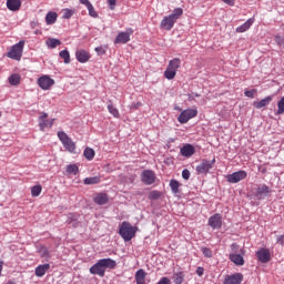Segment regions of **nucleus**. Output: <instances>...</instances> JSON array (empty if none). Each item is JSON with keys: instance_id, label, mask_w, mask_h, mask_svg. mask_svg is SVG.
<instances>
[{"instance_id": "obj_15", "label": "nucleus", "mask_w": 284, "mask_h": 284, "mask_svg": "<svg viewBox=\"0 0 284 284\" xmlns=\"http://www.w3.org/2000/svg\"><path fill=\"white\" fill-rule=\"evenodd\" d=\"M243 273H235L232 275H226L223 284H242Z\"/></svg>"}, {"instance_id": "obj_22", "label": "nucleus", "mask_w": 284, "mask_h": 284, "mask_svg": "<svg viewBox=\"0 0 284 284\" xmlns=\"http://www.w3.org/2000/svg\"><path fill=\"white\" fill-rule=\"evenodd\" d=\"M7 8L11 12H17L21 9V0H7Z\"/></svg>"}, {"instance_id": "obj_37", "label": "nucleus", "mask_w": 284, "mask_h": 284, "mask_svg": "<svg viewBox=\"0 0 284 284\" xmlns=\"http://www.w3.org/2000/svg\"><path fill=\"white\" fill-rule=\"evenodd\" d=\"M95 152L92 148H85L83 152V156L87 159V161H92L94 159Z\"/></svg>"}, {"instance_id": "obj_32", "label": "nucleus", "mask_w": 284, "mask_h": 284, "mask_svg": "<svg viewBox=\"0 0 284 284\" xmlns=\"http://www.w3.org/2000/svg\"><path fill=\"white\" fill-rule=\"evenodd\" d=\"M98 183H101V176L99 175L84 179V185H98Z\"/></svg>"}, {"instance_id": "obj_57", "label": "nucleus", "mask_w": 284, "mask_h": 284, "mask_svg": "<svg viewBox=\"0 0 284 284\" xmlns=\"http://www.w3.org/2000/svg\"><path fill=\"white\" fill-rule=\"evenodd\" d=\"M244 252H245V250L242 248V250H241V254H245Z\"/></svg>"}, {"instance_id": "obj_46", "label": "nucleus", "mask_w": 284, "mask_h": 284, "mask_svg": "<svg viewBox=\"0 0 284 284\" xmlns=\"http://www.w3.org/2000/svg\"><path fill=\"white\" fill-rule=\"evenodd\" d=\"M201 252L205 256V258H212V248L203 246L201 247Z\"/></svg>"}, {"instance_id": "obj_33", "label": "nucleus", "mask_w": 284, "mask_h": 284, "mask_svg": "<svg viewBox=\"0 0 284 284\" xmlns=\"http://www.w3.org/2000/svg\"><path fill=\"white\" fill-rule=\"evenodd\" d=\"M183 281H185V274L183 272H178L173 274L174 284H183Z\"/></svg>"}, {"instance_id": "obj_41", "label": "nucleus", "mask_w": 284, "mask_h": 284, "mask_svg": "<svg viewBox=\"0 0 284 284\" xmlns=\"http://www.w3.org/2000/svg\"><path fill=\"white\" fill-rule=\"evenodd\" d=\"M164 77L169 81H172V79H174V77H176V71H174L173 69L166 68V70L164 71Z\"/></svg>"}, {"instance_id": "obj_50", "label": "nucleus", "mask_w": 284, "mask_h": 284, "mask_svg": "<svg viewBox=\"0 0 284 284\" xmlns=\"http://www.w3.org/2000/svg\"><path fill=\"white\" fill-rule=\"evenodd\" d=\"M95 52L99 57H103V54H105V49H103V47H97Z\"/></svg>"}, {"instance_id": "obj_49", "label": "nucleus", "mask_w": 284, "mask_h": 284, "mask_svg": "<svg viewBox=\"0 0 284 284\" xmlns=\"http://www.w3.org/2000/svg\"><path fill=\"white\" fill-rule=\"evenodd\" d=\"M182 179H184V181H190V170L184 169L182 171Z\"/></svg>"}, {"instance_id": "obj_12", "label": "nucleus", "mask_w": 284, "mask_h": 284, "mask_svg": "<svg viewBox=\"0 0 284 284\" xmlns=\"http://www.w3.org/2000/svg\"><path fill=\"white\" fill-rule=\"evenodd\" d=\"M270 192H272L270 186L263 184L255 190L253 196L256 199V201H263L270 194Z\"/></svg>"}, {"instance_id": "obj_11", "label": "nucleus", "mask_w": 284, "mask_h": 284, "mask_svg": "<svg viewBox=\"0 0 284 284\" xmlns=\"http://www.w3.org/2000/svg\"><path fill=\"white\" fill-rule=\"evenodd\" d=\"M39 128L41 132H44L45 128H52L54 125V119L48 120V113L43 112L39 118Z\"/></svg>"}, {"instance_id": "obj_24", "label": "nucleus", "mask_w": 284, "mask_h": 284, "mask_svg": "<svg viewBox=\"0 0 284 284\" xmlns=\"http://www.w3.org/2000/svg\"><path fill=\"white\" fill-rule=\"evenodd\" d=\"M50 270V264H41L36 267V276L41 278L42 276H45V273Z\"/></svg>"}, {"instance_id": "obj_23", "label": "nucleus", "mask_w": 284, "mask_h": 284, "mask_svg": "<svg viewBox=\"0 0 284 284\" xmlns=\"http://www.w3.org/2000/svg\"><path fill=\"white\" fill-rule=\"evenodd\" d=\"M94 203L97 205H106L108 201L110 199L108 197V194L105 193H98L97 196L93 199Z\"/></svg>"}, {"instance_id": "obj_51", "label": "nucleus", "mask_w": 284, "mask_h": 284, "mask_svg": "<svg viewBox=\"0 0 284 284\" xmlns=\"http://www.w3.org/2000/svg\"><path fill=\"white\" fill-rule=\"evenodd\" d=\"M195 273L197 274V276H203V274H205V268H203L202 266H197Z\"/></svg>"}, {"instance_id": "obj_48", "label": "nucleus", "mask_w": 284, "mask_h": 284, "mask_svg": "<svg viewBox=\"0 0 284 284\" xmlns=\"http://www.w3.org/2000/svg\"><path fill=\"white\" fill-rule=\"evenodd\" d=\"M275 43H277V45H281L282 48H284V38L281 36H275Z\"/></svg>"}, {"instance_id": "obj_7", "label": "nucleus", "mask_w": 284, "mask_h": 284, "mask_svg": "<svg viewBox=\"0 0 284 284\" xmlns=\"http://www.w3.org/2000/svg\"><path fill=\"white\" fill-rule=\"evenodd\" d=\"M246 176H247V171L240 170L237 172L226 175V181L227 183H241V181H245Z\"/></svg>"}, {"instance_id": "obj_2", "label": "nucleus", "mask_w": 284, "mask_h": 284, "mask_svg": "<svg viewBox=\"0 0 284 284\" xmlns=\"http://www.w3.org/2000/svg\"><path fill=\"white\" fill-rule=\"evenodd\" d=\"M181 17H183V8H175L171 14L162 19L160 28L166 31L172 30V28H174V23H176Z\"/></svg>"}, {"instance_id": "obj_45", "label": "nucleus", "mask_w": 284, "mask_h": 284, "mask_svg": "<svg viewBox=\"0 0 284 284\" xmlns=\"http://www.w3.org/2000/svg\"><path fill=\"white\" fill-rule=\"evenodd\" d=\"M58 138L60 139L62 145L70 139V136H68V133H65L64 131H59Z\"/></svg>"}, {"instance_id": "obj_58", "label": "nucleus", "mask_w": 284, "mask_h": 284, "mask_svg": "<svg viewBox=\"0 0 284 284\" xmlns=\"http://www.w3.org/2000/svg\"><path fill=\"white\" fill-rule=\"evenodd\" d=\"M136 284H145V282H136Z\"/></svg>"}, {"instance_id": "obj_9", "label": "nucleus", "mask_w": 284, "mask_h": 284, "mask_svg": "<svg viewBox=\"0 0 284 284\" xmlns=\"http://www.w3.org/2000/svg\"><path fill=\"white\" fill-rule=\"evenodd\" d=\"M255 256L260 263H270L272 261V253H270V248L262 247L257 250Z\"/></svg>"}, {"instance_id": "obj_42", "label": "nucleus", "mask_w": 284, "mask_h": 284, "mask_svg": "<svg viewBox=\"0 0 284 284\" xmlns=\"http://www.w3.org/2000/svg\"><path fill=\"white\" fill-rule=\"evenodd\" d=\"M43 187L41 185H34L31 187V196H40Z\"/></svg>"}, {"instance_id": "obj_53", "label": "nucleus", "mask_w": 284, "mask_h": 284, "mask_svg": "<svg viewBox=\"0 0 284 284\" xmlns=\"http://www.w3.org/2000/svg\"><path fill=\"white\" fill-rule=\"evenodd\" d=\"M110 10H114L116 8V0H108Z\"/></svg>"}, {"instance_id": "obj_20", "label": "nucleus", "mask_w": 284, "mask_h": 284, "mask_svg": "<svg viewBox=\"0 0 284 284\" xmlns=\"http://www.w3.org/2000/svg\"><path fill=\"white\" fill-rule=\"evenodd\" d=\"M81 215L78 213H69L67 216V223L68 225H71L72 227L77 229L80 225L79 219Z\"/></svg>"}, {"instance_id": "obj_39", "label": "nucleus", "mask_w": 284, "mask_h": 284, "mask_svg": "<svg viewBox=\"0 0 284 284\" xmlns=\"http://www.w3.org/2000/svg\"><path fill=\"white\" fill-rule=\"evenodd\" d=\"M67 173L77 176L79 174V166L77 164L67 165Z\"/></svg>"}, {"instance_id": "obj_47", "label": "nucleus", "mask_w": 284, "mask_h": 284, "mask_svg": "<svg viewBox=\"0 0 284 284\" xmlns=\"http://www.w3.org/2000/svg\"><path fill=\"white\" fill-rule=\"evenodd\" d=\"M254 94H256V89L246 90L244 92V97H247L248 99H254Z\"/></svg>"}, {"instance_id": "obj_28", "label": "nucleus", "mask_w": 284, "mask_h": 284, "mask_svg": "<svg viewBox=\"0 0 284 284\" xmlns=\"http://www.w3.org/2000/svg\"><path fill=\"white\" fill-rule=\"evenodd\" d=\"M253 23L254 19L250 18L246 22L236 28V32H247V29L252 28Z\"/></svg>"}, {"instance_id": "obj_44", "label": "nucleus", "mask_w": 284, "mask_h": 284, "mask_svg": "<svg viewBox=\"0 0 284 284\" xmlns=\"http://www.w3.org/2000/svg\"><path fill=\"white\" fill-rule=\"evenodd\" d=\"M277 115L284 114V95L281 98V100L277 102Z\"/></svg>"}, {"instance_id": "obj_52", "label": "nucleus", "mask_w": 284, "mask_h": 284, "mask_svg": "<svg viewBox=\"0 0 284 284\" xmlns=\"http://www.w3.org/2000/svg\"><path fill=\"white\" fill-rule=\"evenodd\" d=\"M276 243H278V245H282L284 247V235H277Z\"/></svg>"}, {"instance_id": "obj_55", "label": "nucleus", "mask_w": 284, "mask_h": 284, "mask_svg": "<svg viewBox=\"0 0 284 284\" xmlns=\"http://www.w3.org/2000/svg\"><path fill=\"white\" fill-rule=\"evenodd\" d=\"M236 0H223L224 3H226V6H234Z\"/></svg>"}, {"instance_id": "obj_27", "label": "nucleus", "mask_w": 284, "mask_h": 284, "mask_svg": "<svg viewBox=\"0 0 284 284\" xmlns=\"http://www.w3.org/2000/svg\"><path fill=\"white\" fill-rule=\"evenodd\" d=\"M166 68H169V70H174L176 72V70L181 68V59L174 58L170 60Z\"/></svg>"}, {"instance_id": "obj_10", "label": "nucleus", "mask_w": 284, "mask_h": 284, "mask_svg": "<svg viewBox=\"0 0 284 284\" xmlns=\"http://www.w3.org/2000/svg\"><path fill=\"white\" fill-rule=\"evenodd\" d=\"M133 33H134V30L132 28H129L125 31H121L115 37L114 43L115 44H119V43L125 44V43L130 42V36Z\"/></svg>"}, {"instance_id": "obj_36", "label": "nucleus", "mask_w": 284, "mask_h": 284, "mask_svg": "<svg viewBox=\"0 0 284 284\" xmlns=\"http://www.w3.org/2000/svg\"><path fill=\"white\" fill-rule=\"evenodd\" d=\"M47 45H48V48L54 49V48L61 45V40H59L57 38H50L47 40Z\"/></svg>"}, {"instance_id": "obj_5", "label": "nucleus", "mask_w": 284, "mask_h": 284, "mask_svg": "<svg viewBox=\"0 0 284 284\" xmlns=\"http://www.w3.org/2000/svg\"><path fill=\"white\" fill-rule=\"evenodd\" d=\"M214 163H216V159H203L201 163L195 168V172L197 174H207V172H210L212 168H214Z\"/></svg>"}, {"instance_id": "obj_3", "label": "nucleus", "mask_w": 284, "mask_h": 284, "mask_svg": "<svg viewBox=\"0 0 284 284\" xmlns=\"http://www.w3.org/2000/svg\"><path fill=\"white\" fill-rule=\"evenodd\" d=\"M119 234L123 241H132L136 236V227L132 226L129 222H122Z\"/></svg>"}, {"instance_id": "obj_26", "label": "nucleus", "mask_w": 284, "mask_h": 284, "mask_svg": "<svg viewBox=\"0 0 284 284\" xmlns=\"http://www.w3.org/2000/svg\"><path fill=\"white\" fill-rule=\"evenodd\" d=\"M38 254L40 255L41 258H44L45 261H50V251L48 247L41 245L38 247Z\"/></svg>"}, {"instance_id": "obj_38", "label": "nucleus", "mask_w": 284, "mask_h": 284, "mask_svg": "<svg viewBox=\"0 0 284 284\" xmlns=\"http://www.w3.org/2000/svg\"><path fill=\"white\" fill-rule=\"evenodd\" d=\"M59 57L60 59H63L65 64L70 63V51H68V49L60 51Z\"/></svg>"}, {"instance_id": "obj_34", "label": "nucleus", "mask_w": 284, "mask_h": 284, "mask_svg": "<svg viewBox=\"0 0 284 284\" xmlns=\"http://www.w3.org/2000/svg\"><path fill=\"white\" fill-rule=\"evenodd\" d=\"M8 80L10 85H19V83H21V75H19L18 73H13L9 77Z\"/></svg>"}, {"instance_id": "obj_17", "label": "nucleus", "mask_w": 284, "mask_h": 284, "mask_svg": "<svg viewBox=\"0 0 284 284\" xmlns=\"http://www.w3.org/2000/svg\"><path fill=\"white\" fill-rule=\"evenodd\" d=\"M79 3L85 6V8L89 10V16H91L92 19H99V13L94 9V6H92V2H90V0H79Z\"/></svg>"}, {"instance_id": "obj_30", "label": "nucleus", "mask_w": 284, "mask_h": 284, "mask_svg": "<svg viewBox=\"0 0 284 284\" xmlns=\"http://www.w3.org/2000/svg\"><path fill=\"white\" fill-rule=\"evenodd\" d=\"M169 185L173 194H179V187H181V182L179 180L172 179Z\"/></svg>"}, {"instance_id": "obj_29", "label": "nucleus", "mask_w": 284, "mask_h": 284, "mask_svg": "<svg viewBox=\"0 0 284 284\" xmlns=\"http://www.w3.org/2000/svg\"><path fill=\"white\" fill-rule=\"evenodd\" d=\"M146 275L148 274L145 273V271L143 268L138 270L135 273V283H145Z\"/></svg>"}, {"instance_id": "obj_16", "label": "nucleus", "mask_w": 284, "mask_h": 284, "mask_svg": "<svg viewBox=\"0 0 284 284\" xmlns=\"http://www.w3.org/2000/svg\"><path fill=\"white\" fill-rule=\"evenodd\" d=\"M180 153L182 156H186V159H190V156H193V154L196 153V149L192 144H184L180 149Z\"/></svg>"}, {"instance_id": "obj_13", "label": "nucleus", "mask_w": 284, "mask_h": 284, "mask_svg": "<svg viewBox=\"0 0 284 284\" xmlns=\"http://www.w3.org/2000/svg\"><path fill=\"white\" fill-rule=\"evenodd\" d=\"M209 225L212 230H221L223 227V217L221 214L215 213L209 219Z\"/></svg>"}, {"instance_id": "obj_18", "label": "nucleus", "mask_w": 284, "mask_h": 284, "mask_svg": "<svg viewBox=\"0 0 284 284\" xmlns=\"http://www.w3.org/2000/svg\"><path fill=\"white\" fill-rule=\"evenodd\" d=\"M272 101H274V95H268L258 102H254L253 108H255L256 110H261L262 108H267V105L271 104Z\"/></svg>"}, {"instance_id": "obj_35", "label": "nucleus", "mask_w": 284, "mask_h": 284, "mask_svg": "<svg viewBox=\"0 0 284 284\" xmlns=\"http://www.w3.org/2000/svg\"><path fill=\"white\" fill-rule=\"evenodd\" d=\"M77 10L74 9H62V19H72L74 17Z\"/></svg>"}, {"instance_id": "obj_14", "label": "nucleus", "mask_w": 284, "mask_h": 284, "mask_svg": "<svg viewBox=\"0 0 284 284\" xmlns=\"http://www.w3.org/2000/svg\"><path fill=\"white\" fill-rule=\"evenodd\" d=\"M38 85L41 90H48L54 85V79L50 78V75H42L38 79Z\"/></svg>"}, {"instance_id": "obj_54", "label": "nucleus", "mask_w": 284, "mask_h": 284, "mask_svg": "<svg viewBox=\"0 0 284 284\" xmlns=\"http://www.w3.org/2000/svg\"><path fill=\"white\" fill-rule=\"evenodd\" d=\"M171 282H170V280L168 278V277H162L159 282H158V284H170Z\"/></svg>"}, {"instance_id": "obj_25", "label": "nucleus", "mask_w": 284, "mask_h": 284, "mask_svg": "<svg viewBox=\"0 0 284 284\" xmlns=\"http://www.w3.org/2000/svg\"><path fill=\"white\" fill-rule=\"evenodd\" d=\"M59 14L54 11H49L45 16V23L47 26H53V23H57Z\"/></svg>"}, {"instance_id": "obj_1", "label": "nucleus", "mask_w": 284, "mask_h": 284, "mask_svg": "<svg viewBox=\"0 0 284 284\" xmlns=\"http://www.w3.org/2000/svg\"><path fill=\"white\" fill-rule=\"evenodd\" d=\"M116 268V261L105 257L99 260L95 264H93L90 268L89 272L90 274L100 276L103 278L105 276V270H115Z\"/></svg>"}, {"instance_id": "obj_19", "label": "nucleus", "mask_w": 284, "mask_h": 284, "mask_svg": "<svg viewBox=\"0 0 284 284\" xmlns=\"http://www.w3.org/2000/svg\"><path fill=\"white\" fill-rule=\"evenodd\" d=\"M75 59L79 63H88L90 61V53L83 49L75 52Z\"/></svg>"}, {"instance_id": "obj_4", "label": "nucleus", "mask_w": 284, "mask_h": 284, "mask_svg": "<svg viewBox=\"0 0 284 284\" xmlns=\"http://www.w3.org/2000/svg\"><path fill=\"white\" fill-rule=\"evenodd\" d=\"M23 45H26V41L20 40L18 43L13 44L7 57L9 59H14V61H21V57H23Z\"/></svg>"}, {"instance_id": "obj_40", "label": "nucleus", "mask_w": 284, "mask_h": 284, "mask_svg": "<svg viewBox=\"0 0 284 284\" xmlns=\"http://www.w3.org/2000/svg\"><path fill=\"white\" fill-rule=\"evenodd\" d=\"M161 196H162L161 191L154 190V191H151V192L149 193L148 199H149L150 201H159V199H161Z\"/></svg>"}, {"instance_id": "obj_43", "label": "nucleus", "mask_w": 284, "mask_h": 284, "mask_svg": "<svg viewBox=\"0 0 284 284\" xmlns=\"http://www.w3.org/2000/svg\"><path fill=\"white\" fill-rule=\"evenodd\" d=\"M108 110H109L110 114H112V116H115V119H119V116H120L119 109L114 108V105L112 103L108 104Z\"/></svg>"}, {"instance_id": "obj_6", "label": "nucleus", "mask_w": 284, "mask_h": 284, "mask_svg": "<svg viewBox=\"0 0 284 284\" xmlns=\"http://www.w3.org/2000/svg\"><path fill=\"white\" fill-rule=\"evenodd\" d=\"M199 114V111L196 109H186L182 111L178 118L179 123H187L190 119H194Z\"/></svg>"}, {"instance_id": "obj_21", "label": "nucleus", "mask_w": 284, "mask_h": 284, "mask_svg": "<svg viewBox=\"0 0 284 284\" xmlns=\"http://www.w3.org/2000/svg\"><path fill=\"white\" fill-rule=\"evenodd\" d=\"M229 258L232 263H234V265H239V266H243L245 265V258H243V255L241 254H230Z\"/></svg>"}, {"instance_id": "obj_56", "label": "nucleus", "mask_w": 284, "mask_h": 284, "mask_svg": "<svg viewBox=\"0 0 284 284\" xmlns=\"http://www.w3.org/2000/svg\"><path fill=\"white\" fill-rule=\"evenodd\" d=\"M262 172H263V174H265V172H267V170L263 169Z\"/></svg>"}, {"instance_id": "obj_31", "label": "nucleus", "mask_w": 284, "mask_h": 284, "mask_svg": "<svg viewBox=\"0 0 284 284\" xmlns=\"http://www.w3.org/2000/svg\"><path fill=\"white\" fill-rule=\"evenodd\" d=\"M62 145L68 150V152L74 154V150H77V144L74 143V141L71 140V138H69V141L64 142Z\"/></svg>"}, {"instance_id": "obj_8", "label": "nucleus", "mask_w": 284, "mask_h": 284, "mask_svg": "<svg viewBox=\"0 0 284 284\" xmlns=\"http://www.w3.org/2000/svg\"><path fill=\"white\" fill-rule=\"evenodd\" d=\"M141 181L144 185H153L156 182V174L152 170H144L141 173Z\"/></svg>"}]
</instances>
